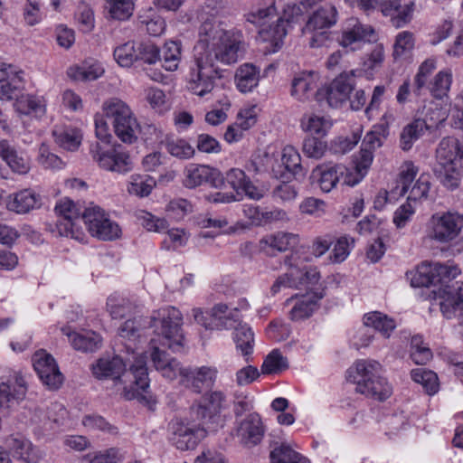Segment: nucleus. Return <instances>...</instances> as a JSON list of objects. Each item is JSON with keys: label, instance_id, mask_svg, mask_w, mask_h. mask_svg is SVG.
I'll return each instance as SVG.
<instances>
[{"label": "nucleus", "instance_id": "f257e3e1", "mask_svg": "<svg viewBox=\"0 0 463 463\" xmlns=\"http://www.w3.org/2000/svg\"><path fill=\"white\" fill-rule=\"evenodd\" d=\"M226 397L221 391L204 393L189 408L187 422L176 421L172 425V440L180 450L194 449L206 437L222 426L221 411Z\"/></svg>", "mask_w": 463, "mask_h": 463}, {"label": "nucleus", "instance_id": "f03ea898", "mask_svg": "<svg viewBox=\"0 0 463 463\" xmlns=\"http://www.w3.org/2000/svg\"><path fill=\"white\" fill-rule=\"evenodd\" d=\"M58 215L56 227L61 236L82 241L84 223L90 233L102 241H113L120 236L121 229L112 222L99 207L86 208L83 213L71 200L61 201L55 206Z\"/></svg>", "mask_w": 463, "mask_h": 463}, {"label": "nucleus", "instance_id": "7ed1b4c3", "mask_svg": "<svg viewBox=\"0 0 463 463\" xmlns=\"http://www.w3.org/2000/svg\"><path fill=\"white\" fill-rule=\"evenodd\" d=\"M216 16L202 15L194 52L211 53L221 64L231 65L239 60V52L244 43L243 35L241 31H226Z\"/></svg>", "mask_w": 463, "mask_h": 463}, {"label": "nucleus", "instance_id": "20e7f679", "mask_svg": "<svg viewBox=\"0 0 463 463\" xmlns=\"http://www.w3.org/2000/svg\"><path fill=\"white\" fill-rule=\"evenodd\" d=\"M127 362L118 354L112 357H100L91 371L98 379L111 378L115 382L124 384L122 395L126 400L146 401V392L149 387L147 367L145 361L138 359L126 370Z\"/></svg>", "mask_w": 463, "mask_h": 463}, {"label": "nucleus", "instance_id": "39448f33", "mask_svg": "<svg viewBox=\"0 0 463 463\" xmlns=\"http://www.w3.org/2000/svg\"><path fill=\"white\" fill-rule=\"evenodd\" d=\"M381 369L377 361L359 360L346 371V379L356 385V392L383 402L391 396L392 387L380 375Z\"/></svg>", "mask_w": 463, "mask_h": 463}, {"label": "nucleus", "instance_id": "423d86ee", "mask_svg": "<svg viewBox=\"0 0 463 463\" xmlns=\"http://www.w3.org/2000/svg\"><path fill=\"white\" fill-rule=\"evenodd\" d=\"M212 54L194 52V63L188 74V89L195 95L203 97L210 93L216 83V80L222 77V70Z\"/></svg>", "mask_w": 463, "mask_h": 463}, {"label": "nucleus", "instance_id": "0eeeda50", "mask_svg": "<svg viewBox=\"0 0 463 463\" xmlns=\"http://www.w3.org/2000/svg\"><path fill=\"white\" fill-rule=\"evenodd\" d=\"M183 316L174 307H167L155 312L148 326L163 337L161 345L174 352H179L184 346V336L182 329Z\"/></svg>", "mask_w": 463, "mask_h": 463}, {"label": "nucleus", "instance_id": "6e6552de", "mask_svg": "<svg viewBox=\"0 0 463 463\" xmlns=\"http://www.w3.org/2000/svg\"><path fill=\"white\" fill-rule=\"evenodd\" d=\"M103 111L122 142L133 144L137 140L139 124L127 103L117 98L109 99L103 103Z\"/></svg>", "mask_w": 463, "mask_h": 463}, {"label": "nucleus", "instance_id": "1a4fd4ad", "mask_svg": "<svg viewBox=\"0 0 463 463\" xmlns=\"http://www.w3.org/2000/svg\"><path fill=\"white\" fill-rule=\"evenodd\" d=\"M337 21V10L335 5L326 4L317 9L308 18L303 28V33L309 35V46L318 48L331 40L329 29Z\"/></svg>", "mask_w": 463, "mask_h": 463}, {"label": "nucleus", "instance_id": "9d476101", "mask_svg": "<svg viewBox=\"0 0 463 463\" xmlns=\"http://www.w3.org/2000/svg\"><path fill=\"white\" fill-rule=\"evenodd\" d=\"M90 153L93 160L103 170L126 174L133 168L130 156L123 150L121 145L105 147L96 142L90 145Z\"/></svg>", "mask_w": 463, "mask_h": 463}, {"label": "nucleus", "instance_id": "9b49d317", "mask_svg": "<svg viewBox=\"0 0 463 463\" xmlns=\"http://www.w3.org/2000/svg\"><path fill=\"white\" fill-rule=\"evenodd\" d=\"M456 142L449 138H443L437 148V163L433 172L439 182L449 189H455L459 184V173L453 162V148Z\"/></svg>", "mask_w": 463, "mask_h": 463}, {"label": "nucleus", "instance_id": "f8f14e48", "mask_svg": "<svg viewBox=\"0 0 463 463\" xmlns=\"http://www.w3.org/2000/svg\"><path fill=\"white\" fill-rule=\"evenodd\" d=\"M355 80L353 73H342L329 85L316 91V99L318 102L326 101L331 108H338L350 98L354 89Z\"/></svg>", "mask_w": 463, "mask_h": 463}, {"label": "nucleus", "instance_id": "ddd939ff", "mask_svg": "<svg viewBox=\"0 0 463 463\" xmlns=\"http://www.w3.org/2000/svg\"><path fill=\"white\" fill-rule=\"evenodd\" d=\"M438 109L429 108L425 118H416L409 124H407L400 135V146L403 151H409L414 142L420 138L427 130L436 128L444 118L437 117L434 118V114H439Z\"/></svg>", "mask_w": 463, "mask_h": 463}, {"label": "nucleus", "instance_id": "4468645a", "mask_svg": "<svg viewBox=\"0 0 463 463\" xmlns=\"http://www.w3.org/2000/svg\"><path fill=\"white\" fill-rule=\"evenodd\" d=\"M430 224V236L439 242H449L459 235L463 228V214L451 212L437 213L432 215Z\"/></svg>", "mask_w": 463, "mask_h": 463}, {"label": "nucleus", "instance_id": "2eb2a0df", "mask_svg": "<svg viewBox=\"0 0 463 463\" xmlns=\"http://www.w3.org/2000/svg\"><path fill=\"white\" fill-rule=\"evenodd\" d=\"M180 383L195 393H202L211 389L217 377V370L213 367H182L179 374Z\"/></svg>", "mask_w": 463, "mask_h": 463}, {"label": "nucleus", "instance_id": "dca6fc26", "mask_svg": "<svg viewBox=\"0 0 463 463\" xmlns=\"http://www.w3.org/2000/svg\"><path fill=\"white\" fill-rule=\"evenodd\" d=\"M184 175L183 184L186 188L193 189L205 183L214 188L224 186L222 174L217 168L209 165L190 164L184 168Z\"/></svg>", "mask_w": 463, "mask_h": 463}, {"label": "nucleus", "instance_id": "f3484780", "mask_svg": "<svg viewBox=\"0 0 463 463\" xmlns=\"http://www.w3.org/2000/svg\"><path fill=\"white\" fill-rule=\"evenodd\" d=\"M376 39L377 34L371 25L363 24L356 18L352 17L347 20L337 41L344 48L354 51L360 48L362 43L374 42Z\"/></svg>", "mask_w": 463, "mask_h": 463}, {"label": "nucleus", "instance_id": "a211bd4d", "mask_svg": "<svg viewBox=\"0 0 463 463\" xmlns=\"http://www.w3.org/2000/svg\"><path fill=\"white\" fill-rule=\"evenodd\" d=\"M33 364L35 372L44 385L51 390H57L63 382V375L60 372L54 358L44 350L36 352L33 356Z\"/></svg>", "mask_w": 463, "mask_h": 463}, {"label": "nucleus", "instance_id": "6ab92c4d", "mask_svg": "<svg viewBox=\"0 0 463 463\" xmlns=\"http://www.w3.org/2000/svg\"><path fill=\"white\" fill-rule=\"evenodd\" d=\"M226 320L224 326L227 329H234L233 340L237 350L241 351L245 361L249 362L254 346V334L251 328L240 321L236 308L230 313Z\"/></svg>", "mask_w": 463, "mask_h": 463}, {"label": "nucleus", "instance_id": "aec40b11", "mask_svg": "<svg viewBox=\"0 0 463 463\" xmlns=\"http://www.w3.org/2000/svg\"><path fill=\"white\" fill-rule=\"evenodd\" d=\"M23 79L11 64L0 63V99L11 100L19 97Z\"/></svg>", "mask_w": 463, "mask_h": 463}, {"label": "nucleus", "instance_id": "412c9836", "mask_svg": "<svg viewBox=\"0 0 463 463\" xmlns=\"http://www.w3.org/2000/svg\"><path fill=\"white\" fill-rule=\"evenodd\" d=\"M150 361L155 369L161 373L162 376L168 380H175L178 376L182 365L175 358H172L165 350L155 345L151 340Z\"/></svg>", "mask_w": 463, "mask_h": 463}, {"label": "nucleus", "instance_id": "4be33fe9", "mask_svg": "<svg viewBox=\"0 0 463 463\" xmlns=\"http://www.w3.org/2000/svg\"><path fill=\"white\" fill-rule=\"evenodd\" d=\"M298 258L294 255L285 258V264L288 266V270L280 275L271 287L273 294L278 293L281 288H298L303 286L305 266L301 267L298 263Z\"/></svg>", "mask_w": 463, "mask_h": 463}, {"label": "nucleus", "instance_id": "5701e85b", "mask_svg": "<svg viewBox=\"0 0 463 463\" xmlns=\"http://www.w3.org/2000/svg\"><path fill=\"white\" fill-rule=\"evenodd\" d=\"M223 181L224 186L222 188H225L226 184H228L238 194L244 193L254 200H260L263 197L262 192L252 184L250 177L241 169H230L223 176Z\"/></svg>", "mask_w": 463, "mask_h": 463}, {"label": "nucleus", "instance_id": "b1692460", "mask_svg": "<svg viewBox=\"0 0 463 463\" xmlns=\"http://www.w3.org/2000/svg\"><path fill=\"white\" fill-rule=\"evenodd\" d=\"M237 434L244 445L252 447L260 442L264 435V428L260 416L250 413L244 419L237 429Z\"/></svg>", "mask_w": 463, "mask_h": 463}, {"label": "nucleus", "instance_id": "393cba45", "mask_svg": "<svg viewBox=\"0 0 463 463\" xmlns=\"http://www.w3.org/2000/svg\"><path fill=\"white\" fill-rule=\"evenodd\" d=\"M42 197L39 194L31 189H24L9 196L6 207L19 214L27 213L42 205Z\"/></svg>", "mask_w": 463, "mask_h": 463}, {"label": "nucleus", "instance_id": "a878e982", "mask_svg": "<svg viewBox=\"0 0 463 463\" xmlns=\"http://www.w3.org/2000/svg\"><path fill=\"white\" fill-rule=\"evenodd\" d=\"M438 297L443 298L440 309L446 317H449V307H451L453 312L463 311V282L456 281L451 285H446V288H439Z\"/></svg>", "mask_w": 463, "mask_h": 463}, {"label": "nucleus", "instance_id": "bb28decb", "mask_svg": "<svg viewBox=\"0 0 463 463\" xmlns=\"http://www.w3.org/2000/svg\"><path fill=\"white\" fill-rule=\"evenodd\" d=\"M288 29L283 18H279L276 24L269 25L259 31L260 41L266 43L265 52H276L283 45V39Z\"/></svg>", "mask_w": 463, "mask_h": 463}, {"label": "nucleus", "instance_id": "cd10ccee", "mask_svg": "<svg viewBox=\"0 0 463 463\" xmlns=\"http://www.w3.org/2000/svg\"><path fill=\"white\" fill-rule=\"evenodd\" d=\"M323 298V291L301 296L289 312L290 319L300 320L309 317L318 307V301Z\"/></svg>", "mask_w": 463, "mask_h": 463}, {"label": "nucleus", "instance_id": "c85d7f7f", "mask_svg": "<svg viewBox=\"0 0 463 463\" xmlns=\"http://www.w3.org/2000/svg\"><path fill=\"white\" fill-rule=\"evenodd\" d=\"M260 72V69L251 63L241 65L235 72V83L238 90L242 93L251 91L259 84Z\"/></svg>", "mask_w": 463, "mask_h": 463}, {"label": "nucleus", "instance_id": "c756f323", "mask_svg": "<svg viewBox=\"0 0 463 463\" xmlns=\"http://www.w3.org/2000/svg\"><path fill=\"white\" fill-rule=\"evenodd\" d=\"M317 83L311 73L301 72L294 77L291 82V96L300 101L316 97Z\"/></svg>", "mask_w": 463, "mask_h": 463}, {"label": "nucleus", "instance_id": "7c9ffc66", "mask_svg": "<svg viewBox=\"0 0 463 463\" xmlns=\"http://www.w3.org/2000/svg\"><path fill=\"white\" fill-rule=\"evenodd\" d=\"M62 331L68 335L69 341L75 350L84 353H92L97 351L101 346L102 338L95 332L79 334L76 332L67 333L66 329H62Z\"/></svg>", "mask_w": 463, "mask_h": 463}, {"label": "nucleus", "instance_id": "2f4dec72", "mask_svg": "<svg viewBox=\"0 0 463 463\" xmlns=\"http://www.w3.org/2000/svg\"><path fill=\"white\" fill-rule=\"evenodd\" d=\"M319 171V185L324 192H330L346 173L347 167L342 164H329L317 166Z\"/></svg>", "mask_w": 463, "mask_h": 463}, {"label": "nucleus", "instance_id": "473e14b6", "mask_svg": "<svg viewBox=\"0 0 463 463\" xmlns=\"http://www.w3.org/2000/svg\"><path fill=\"white\" fill-rule=\"evenodd\" d=\"M0 156L14 172L24 175L30 169L29 161L12 147L6 140L0 141Z\"/></svg>", "mask_w": 463, "mask_h": 463}, {"label": "nucleus", "instance_id": "72a5a7b5", "mask_svg": "<svg viewBox=\"0 0 463 463\" xmlns=\"http://www.w3.org/2000/svg\"><path fill=\"white\" fill-rule=\"evenodd\" d=\"M432 266V273L434 278V287L432 292L438 296L439 288H446V285H451L453 279L460 273L459 269L455 265H446L441 263H434Z\"/></svg>", "mask_w": 463, "mask_h": 463}, {"label": "nucleus", "instance_id": "f704fd0d", "mask_svg": "<svg viewBox=\"0 0 463 463\" xmlns=\"http://www.w3.org/2000/svg\"><path fill=\"white\" fill-rule=\"evenodd\" d=\"M182 55V43L180 41L166 42L161 51L162 66L169 71L177 70Z\"/></svg>", "mask_w": 463, "mask_h": 463}, {"label": "nucleus", "instance_id": "c9c22d12", "mask_svg": "<svg viewBox=\"0 0 463 463\" xmlns=\"http://www.w3.org/2000/svg\"><path fill=\"white\" fill-rule=\"evenodd\" d=\"M107 17L125 21L132 16L134 11L133 0H106Z\"/></svg>", "mask_w": 463, "mask_h": 463}, {"label": "nucleus", "instance_id": "e433bc0d", "mask_svg": "<svg viewBox=\"0 0 463 463\" xmlns=\"http://www.w3.org/2000/svg\"><path fill=\"white\" fill-rule=\"evenodd\" d=\"M15 110L24 115L34 114L42 116L45 112L44 105L41 99L33 95H23L22 93L15 99L14 104Z\"/></svg>", "mask_w": 463, "mask_h": 463}, {"label": "nucleus", "instance_id": "4c0bfd02", "mask_svg": "<svg viewBox=\"0 0 463 463\" xmlns=\"http://www.w3.org/2000/svg\"><path fill=\"white\" fill-rule=\"evenodd\" d=\"M281 161L287 171L295 177L306 175V171L301 165V156L294 146H287L283 148Z\"/></svg>", "mask_w": 463, "mask_h": 463}, {"label": "nucleus", "instance_id": "58836bf2", "mask_svg": "<svg viewBox=\"0 0 463 463\" xmlns=\"http://www.w3.org/2000/svg\"><path fill=\"white\" fill-rule=\"evenodd\" d=\"M270 463H309L308 459L282 443L270 451Z\"/></svg>", "mask_w": 463, "mask_h": 463}, {"label": "nucleus", "instance_id": "ea45409f", "mask_svg": "<svg viewBox=\"0 0 463 463\" xmlns=\"http://www.w3.org/2000/svg\"><path fill=\"white\" fill-rule=\"evenodd\" d=\"M156 186V181L153 177L146 175H133L128 185V192L138 197L148 196Z\"/></svg>", "mask_w": 463, "mask_h": 463}, {"label": "nucleus", "instance_id": "a19ab883", "mask_svg": "<svg viewBox=\"0 0 463 463\" xmlns=\"http://www.w3.org/2000/svg\"><path fill=\"white\" fill-rule=\"evenodd\" d=\"M364 324L366 326L373 327L385 336H389L390 333L395 328L394 321L380 312L364 315Z\"/></svg>", "mask_w": 463, "mask_h": 463}, {"label": "nucleus", "instance_id": "79ce46f5", "mask_svg": "<svg viewBox=\"0 0 463 463\" xmlns=\"http://www.w3.org/2000/svg\"><path fill=\"white\" fill-rule=\"evenodd\" d=\"M297 236L293 233L278 232L267 236L260 241L261 245H266L272 250L286 251L297 243Z\"/></svg>", "mask_w": 463, "mask_h": 463}, {"label": "nucleus", "instance_id": "37998d69", "mask_svg": "<svg viewBox=\"0 0 463 463\" xmlns=\"http://www.w3.org/2000/svg\"><path fill=\"white\" fill-rule=\"evenodd\" d=\"M300 124L305 132H308L311 135H317L318 137H324L331 127L329 121L324 117L317 115H304Z\"/></svg>", "mask_w": 463, "mask_h": 463}, {"label": "nucleus", "instance_id": "c03bdc74", "mask_svg": "<svg viewBox=\"0 0 463 463\" xmlns=\"http://www.w3.org/2000/svg\"><path fill=\"white\" fill-rule=\"evenodd\" d=\"M411 375L414 382L423 386L428 394L432 395L439 391V379L434 372L418 368L412 370Z\"/></svg>", "mask_w": 463, "mask_h": 463}, {"label": "nucleus", "instance_id": "a18cd8bd", "mask_svg": "<svg viewBox=\"0 0 463 463\" xmlns=\"http://www.w3.org/2000/svg\"><path fill=\"white\" fill-rule=\"evenodd\" d=\"M165 148L171 156L182 160L190 159L195 154L194 148L183 138H167Z\"/></svg>", "mask_w": 463, "mask_h": 463}, {"label": "nucleus", "instance_id": "49530a36", "mask_svg": "<svg viewBox=\"0 0 463 463\" xmlns=\"http://www.w3.org/2000/svg\"><path fill=\"white\" fill-rule=\"evenodd\" d=\"M288 367V360L282 354L275 349L271 351L264 359L261 365L263 374H277Z\"/></svg>", "mask_w": 463, "mask_h": 463}, {"label": "nucleus", "instance_id": "de8ad7c7", "mask_svg": "<svg viewBox=\"0 0 463 463\" xmlns=\"http://www.w3.org/2000/svg\"><path fill=\"white\" fill-rule=\"evenodd\" d=\"M137 43L128 41L114 49L113 56L116 61L122 67H130L137 61Z\"/></svg>", "mask_w": 463, "mask_h": 463}, {"label": "nucleus", "instance_id": "09e8293b", "mask_svg": "<svg viewBox=\"0 0 463 463\" xmlns=\"http://www.w3.org/2000/svg\"><path fill=\"white\" fill-rule=\"evenodd\" d=\"M431 264L422 263L417 268L415 272L407 273V278L411 280L413 288L434 287V278Z\"/></svg>", "mask_w": 463, "mask_h": 463}, {"label": "nucleus", "instance_id": "8fccbe9b", "mask_svg": "<svg viewBox=\"0 0 463 463\" xmlns=\"http://www.w3.org/2000/svg\"><path fill=\"white\" fill-rule=\"evenodd\" d=\"M137 61L154 64L161 60V50L152 42L137 43Z\"/></svg>", "mask_w": 463, "mask_h": 463}, {"label": "nucleus", "instance_id": "3c124183", "mask_svg": "<svg viewBox=\"0 0 463 463\" xmlns=\"http://www.w3.org/2000/svg\"><path fill=\"white\" fill-rule=\"evenodd\" d=\"M411 358L417 364H426L432 359V352L424 345L420 335H414L411 340Z\"/></svg>", "mask_w": 463, "mask_h": 463}, {"label": "nucleus", "instance_id": "603ef678", "mask_svg": "<svg viewBox=\"0 0 463 463\" xmlns=\"http://www.w3.org/2000/svg\"><path fill=\"white\" fill-rule=\"evenodd\" d=\"M107 309L113 319H120L132 313L134 305L128 299L110 296L107 300Z\"/></svg>", "mask_w": 463, "mask_h": 463}, {"label": "nucleus", "instance_id": "864d4df0", "mask_svg": "<svg viewBox=\"0 0 463 463\" xmlns=\"http://www.w3.org/2000/svg\"><path fill=\"white\" fill-rule=\"evenodd\" d=\"M104 72V70L97 65H82V66H74L71 67L68 70V75L76 80H84L90 81L97 80L100 77Z\"/></svg>", "mask_w": 463, "mask_h": 463}, {"label": "nucleus", "instance_id": "5fc2aeb1", "mask_svg": "<svg viewBox=\"0 0 463 463\" xmlns=\"http://www.w3.org/2000/svg\"><path fill=\"white\" fill-rule=\"evenodd\" d=\"M414 47L413 33L409 31H403L396 35L393 44L392 56L394 60L402 57L406 52L411 51Z\"/></svg>", "mask_w": 463, "mask_h": 463}, {"label": "nucleus", "instance_id": "6e6d98bb", "mask_svg": "<svg viewBox=\"0 0 463 463\" xmlns=\"http://www.w3.org/2000/svg\"><path fill=\"white\" fill-rule=\"evenodd\" d=\"M451 84V75L446 71H439L430 84V90L436 99H442L447 95Z\"/></svg>", "mask_w": 463, "mask_h": 463}, {"label": "nucleus", "instance_id": "4d7b16f0", "mask_svg": "<svg viewBox=\"0 0 463 463\" xmlns=\"http://www.w3.org/2000/svg\"><path fill=\"white\" fill-rule=\"evenodd\" d=\"M413 5L412 2L398 5L393 14L390 16L392 26L400 28L409 24L412 18Z\"/></svg>", "mask_w": 463, "mask_h": 463}, {"label": "nucleus", "instance_id": "13d9d810", "mask_svg": "<svg viewBox=\"0 0 463 463\" xmlns=\"http://www.w3.org/2000/svg\"><path fill=\"white\" fill-rule=\"evenodd\" d=\"M26 392V387L11 385V383H0V407L7 406L11 400H22Z\"/></svg>", "mask_w": 463, "mask_h": 463}, {"label": "nucleus", "instance_id": "bf43d9fd", "mask_svg": "<svg viewBox=\"0 0 463 463\" xmlns=\"http://www.w3.org/2000/svg\"><path fill=\"white\" fill-rule=\"evenodd\" d=\"M326 150V144L319 137H308L304 139L302 151L307 157L319 159L324 156Z\"/></svg>", "mask_w": 463, "mask_h": 463}, {"label": "nucleus", "instance_id": "052dcab7", "mask_svg": "<svg viewBox=\"0 0 463 463\" xmlns=\"http://www.w3.org/2000/svg\"><path fill=\"white\" fill-rule=\"evenodd\" d=\"M387 123H381L373 127V129L367 133L363 141V146L374 150L383 144V138H385L387 131Z\"/></svg>", "mask_w": 463, "mask_h": 463}, {"label": "nucleus", "instance_id": "680f3d73", "mask_svg": "<svg viewBox=\"0 0 463 463\" xmlns=\"http://www.w3.org/2000/svg\"><path fill=\"white\" fill-rule=\"evenodd\" d=\"M435 61L433 60H426L419 68V71L414 79V93L417 96L420 95L421 90L426 86L429 77L435 70Z\"/></svg>", "mask_w": 463, "mask_h": 463}, {"label": "nucleus", "instance_id": "e2e57ef3", "mask_svg": "<svg viewBox=\"0 0 463 463\" xmlns=\"http://www.w3.org/2000/svg\"><path fill=\"white\" fill-rule=\"evenodd\" d=\"M82 423L91 430H99L111 435L118 434V428L99 415H87L83 418Z\"/></svg>", "mask_w": 463, "mask_h": 463}, {"label": "nucleus", "instance_id": "0e129e2a", "mask_svg": "<svg viewBox=\"0 0 463 463\" xmlns=\"http://www.w3.org/2000/svg\"><path fill=\"white\" fill-rule=\"evenodd\" d=\"M57 142L64 149L74 151L80 145L81 134L78 129H66L57 137Z\"/></svg>", "mask_w": 463, "mask_h": 463}, {"label": "nucleus", "instance_id": "69168bd1", "mask_svg": "<svg viewBox=\"0 0 463 463\" xmlns=\"http://www.w3.org/2000/svg\"><path fill=\"white\" fill-rule=\"evenodd\" d=\"M9 448L14 457H16L25 462H29L31 458L32 444L29 440L24 439H11Z\"/></svg>", "mask_w": 463, "mask_h": 463}, {"label": "nucleus", "instance_id": "338daca9", "mask_svg": "<svg viewBox=\"0 0 463 463\" xmlns=\"http://www.w3.org/2000/svg\"><path fill=\"white\" fill-rule=\"evenodd\" d=\"M39 163L45 168H61L62 160L55 154L52 153L45 144L39 147Z\"/></svg>", "mask_w": 463, "mask_h": 463}, {"label": "nucleus", "instance_id": "774afa93", "mask_svg": "<svg viewBox=\"0 0 463 463\" xmlns=\"http://www.w3.org/2000/svg\"><path fill=\"white\" fill-rule=\"evenodd\" d=\"M272 194L282 202H290L298 196V188L290 182H281L273 189Z\"/></svg>", "mask_w": 463, "mask_h": 463}]
</instances>
